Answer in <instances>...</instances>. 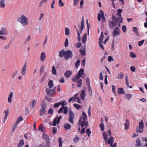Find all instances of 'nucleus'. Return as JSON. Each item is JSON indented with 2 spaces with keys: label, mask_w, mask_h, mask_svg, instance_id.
Returning <instances> with one entry per match:
<instances>
[{
  "label": "nucleus",
  "mask_w": 147,
  "mask_h": 147,
  "mask_svg": "<svg viewBox=\"0 0 147 147\" xmlns=\"http://www.w3.org/2000/svg\"><path fill=\"white\" fill-rule=\"evenodd\" d=\"M45 69V66L44 65H42L40 67V74L43 72Z\"/></svg>",
  "instance_id": "nucleus-49"
},
{
  "label": "nucleus",
  "mask_w": 147,
  "mask_h": 147,
  "mask_svg": "<svg viewBox=\"0 0 147 147\" xmlns=\"http://www.w3.org/2000/svg\"><path fill=\"white\" fill-rule=\"evenodd\" d=\"M60 105H61V106L62 107H63L64 108V106L65 105V100L63 101L62 102H60Z\"/></svg>",
  "instance_id": "nucleus-59"
},
{
  "label": "nucleus",
  "mask_w": 147,
  "mask_h": 147,
  "mask_svg": "<svg viewBox=\"0 0 147 147\" xmlns=\"http://www.w3.org/2000/svg\"><path fill=\"white\" fill-rule=\"evenodd\" d=\"M64 128L65 130H67L68 129H70L71 126L68 123H65L63 125Z\"/></svg>",
  "instance_id": "nucleus-14"
},
{
  "label": "nucleus",
  "mask_w": 147,
  "mask_h": 147,
  "mask_svg": "<svg viewBox=\"0 0 147 147\" xmlns=\"http://www.w3.org/2000/svg\"><path fill=\"white\" fill-rule=\"evenodd\" d=\"M52 73L54 75H56L57 74L56 70L54 66H53L52 67Z\"/></svg>",
  "instance_id": "nucleus-46"
},
{
  "label": "nucleus",
  "mask_w": 147,
  "mask_h": 147,
  "mask_svg": "<svg viewBox=\"0 0 147 147\" xmlns=\"http://www.w3.org/2000/svg\"><path fill=\"white\" fill-rule=\"evenodd\" d=\"M103 138L105 140V143H107V133L106 132H104L102 133Z\"/></svg>",
  "instance_id": "nucleus-22"
},
{
  "label": "nucleus",
  "mask_w": 147,
  "mask_h": 147,
  "mask_svg": "<svg viewBox=\"0 0 147 147\" xmlns=\"http://www.w3.org/2000/svg\"><path fill=\"white\" fill-rule=\"evenodd\" d=\"M80 61L79 59H78L76 62L75 63V67L76 68H78V67L80 65Z\"/></svg>",
  "instance_id": "nucleus-51"
},
{
  "label": "nucleus",
  "mask_w": 147,
  "mask_h": 147,
  "mask_svg": "<svg viewBox=\"0 0 147 147\" xmlns=\"http://www.w3.org/2000/svg\"><path fill=\"white\" fill-rule=\"evenodd\" d=\"M77 85L78 87H80L82 86V79H80L79 80L77 81Z\"/></svg>",
  "instance_id": "nucleus-35"
},
{
  "label": "nucleus",
  "mask_w": 147,
  "mask_h": 147,
  "mask_svg": "<svg viewBox=\"0 0 147 147\" xmlns=\"http://www.w3.org/2000/svg\"><path fill=\"white\" fill-rule=\"evenodd\" d=\"M65 34L66 35H69V29L66 28L65 29Z\"/></svg>",
  "instance_id": "nucleus-50"
},
{
  "label": "nucleus",
  "mask_w": 147,
  "mask_h": 147,
  "mask_svg": "<svg viewBox=\"0 0 147 147\" xmlns=\"http://www.w3.org/2000/svg\"><path fill=\"white\" fill-rule=\"evenodd\" d=\"M65 46V47H67L68 45V39L67 38L65 39V41L64 43Z\"/></svg>",
  "instance_id": "nucleus-58"
},
{
  "label": "nucleus",
  "mask_w": 147,
  "mask_h": 147,
  "mask_svg": "<svg viewBox=\"0 0 147 147\" xmlns=\"http://www.w3.org/2000/svg\"><path fill=\"white\" fill-rule=\"evenodd\" d=\"M5 0H1L0 1V7L2 8H4L5 5L4 3Z\"/></svg>",
  "instance_id": "nucleus-36"
},
{
  "label": "nucleus",
  "mask_w": 147,
  "mask_h": 147,
  "mask_svg": "<svg viewBox=\"0 0 147 147\" xmlns=\"http://www.w3.org/2000/svg\"><path fill=\"white\" fill-rule=\"evenodd\" d=\"M136 130L138 133H142L144 131L143 128L137 127Z\"/></svg>",
  "instance_id": "nucleus-17"
},
{
  "label": "nucleus",
  "mask_w": 147,
  "mask_h": 147,
  "mask_svg": "<svg viewBox=\"0 0 147 147\" xmlns=\"http://www.w3.org/2000/svg\"><path fill=\"white\" fill-rule=\"evenodd\" d=\"M80 53L81 55L82 56H84L86 55V52L85 51V49L84 48L83 49H81L80 50Z\"/></svg>",
  "instance_id": "nucleus-32"
},
{
  "label": "nucleus",
  "mask_w": 147,
  "mask_h": 147,
  "mask_svg": "<svg viewBox=\"0 0 147 147\" xmlns=\"http://www.w3.org/2000/svg\"><path fill=\"white\" fill-rule=\"evenodd\" d=\"M58 141L59 142V147H62L63 143V140L62 138L61 137H59L58 138Z\"/></svg>",
  "instance_id": "nucleus-40"
},
{
  "label": "nucleus",
  "mask_w": 147,
  "mask_h": 147,
  "mask_svg": "<svg viewBox=\"0 0 147 147\" xmlns=\"http://www.w3.org/2000/svg\"><path fill=\"white\" fill-rule=\"evenodd\" d=\"M119 19L117 18L116 16L113 15L112 17V21L109 20V26L110 28H113L117 25Z\"/></svg>",
  "instance_id": "nucleus-1"
},
{
  "label": "nucleus",
  "mask_w": 147,
  "mask_h": 147,
  "mask_svg": "<svg viewBox=\"0 0 147 147\" xmlns=\"http://www.w3.org/2000/svg\"><path fill=\"white\" fill-rule=\"evenodd\" d=\"M56 89L55 87L53 88L52 89L49 90L48 89L46 90V92H47V94L49 96H53L55 93L54 91Z\"/></svg>",
  "instance_id": "nucleus-7"
},
{
  "label": "nucleus",
  "mask_w": 147,
  "mask_h": 147,
  "mask_svg": "<svg viewBox=\"0 0 147 147\" xmlns=\"http://www.w3.org/2000/svg\"><path fill=\"white\" fill-rule=\"evenodd\" d=\"M64 111L63 113L65 114H66L67 113V107L66 106L64 108Z\"/></svg>",
  "instance_id": "nucleus-63"
},
{
  "label": "nucleus",
  "mask_w": 147,
  "mask_h": 147,
  "mask_svg": "<svg viewBox=\"0 0 147 147\" xmlns=\"http://www.w3.org/2000/svg\"><path fill=\"white\" fill-rule=\"evenodd\" d=\"M73 53L71 51H65L64 58L66 60H68L69 59H71Z\"/></svg>",
  "instance_id": "nucleus-5"
},
{
  "label": "nucleus",
  "mask_w": 147,
  "mask_h": 147,
  "mask_svg": "<svg viewBox=\"0 0 147 147\" xmlns=\"http://www.w3.org/2000/svg\"><path fill=\"white\" fill-rule=\"evenodd\" d=\"M42 137L46 141V142H50V139L49 136L45 134H44L42 135Z\"/></svg>",
  "instance_id": "nucleus-25"
},
{
  "label": "nucleus",
  "mask_w": 147,
  "mask_h": 147,
  "mask_svg": "<svg viewBox=\"0 0 147 147\" xmlns=\"http://www.w3.org/2000/svg\"><path fill=\"white\" fill-rule=\"evenodd\" d=\"M100 127L102 131H103L104 129V125L102 123H101L100 125Z\"/></svg>",
  "instance_id": "nucleus-52"
},
{
  "label": "nucleus",
  "mask_w": 147,
  "mask_h": 147,
  "mask_svg": "<svg viewBox=\"0 0 147 147\" xmlns=\"http://www.w3.org/2000/svg\"><path fill=\"white\" fill-rule=\"evenodd\" d=\"M73 105L74 106V107H75L77 109H79L80 108H81V106L79 105L76 103L74 104Z\"/></svg>",
  "instance_id": "nucleus-48"
},
{
  "label": "nucleus",
  "mask_w": 147,
  "mask_h": 147,
  "mask_svg": "<svg viewBox=\"0 0 147 147\" xmlns=\"http://www.w3.org/2000/svg\"><path fill=\"white\" fill-rule=\"evenodd\" d=\"M87 39V34L86 33H85L83 36L82 37V43L84 44H85L86 42Z\"/></svg>",
  "instance_id": "nucleus-27"
},
{
  "label": "nucleus",
  "mask_w": 147,
  "mask_h": 147,
  "mask_svg": "<svg viewBox=\"0 0 147 147\" xmlns=\"http://www.w3.org/2000/svg\"><path fill=\"white\" fill-rule=\"evenodd\" d=\"M104 38L103 33L102 32L101 33V35L99 39V41L101 42H103V40Z\"/></svg>",
  "instance_id": "nucleus-44"
},
{
  "label": "nucleus",
  "mask_w": 147,
  "mask_h": 147,
  "mask_svg": "<svg viewBox=\"0 0 147 147\" xmlns=\"http://www.w3.org/2000/svg\"><path fill=\"white\" fill-rule=\"evenodd\" d=\"M133 30L134 32L136 33V34L138 35V32L137 28L135 27H133Z\"/></svg>",
  "instance_id": "nucleus-47"
},
{
  "label": "nucleus",
  "mask_w": 147,
  "mask_h": 147,
  "mask_svg": "<svg viewBox=\"0 0 147 147\" xmlns=\"http://www.w3.org/2000/svg\"><path fill=\"white\" fill-rule=\"evenodd\" d=\"M80 94V97L81 98L82 100H84L85 99V92L84 90H82Z\"/></svg>",
  "instance_id": "nucleus-26"
},
{
  "label": "nucleus",
  "mask_w": 147,
  "mask_h": 147,
  "mask_svg": "<svg viewBox=\"0 0 147 147\" xmlns=\"http://www.w3.org/2000/svg\"><path fill=\"white\" fill-rule=\"evenodd\" d=\"M100 12L101 13V14H102V21L104 22H105L106 21V18L105 17L103 11L102 10H100Z\"/></svg>",
  "instance_id": "nucleus-34"
},
{
  "label": "nucleus",
  "mask_w": 147,
  "mask_h": 147,
  "mask_svg": "<svg viewBox=\"0 0 147 147\" xmlns=\"http://www.w3.org/2000/svg\"><path fill=\"white\" fill-rule=\"evenodd\" d=\"M36 102V101L35 99H34L31 102V105L32 108H34Z\"/></svg>",
  "instance_id": "nucleus-43"
},
{
  "label": "nucleus",
  "mask_w": 147,
  "mask_h": 147,
  "mask_svg": "<svg viewBox=\"0 0 147 147\" xmlns=\"http://www.w3.org/2000/svg\"><path fill=\"white\" fill-rule=\"evenodd\" d=\"M102 18V14H100V13H98V14L97 19L98 21H100Z\"/></svg>",
  "instance_id": "nucleus-61"
},
{
  "label": "nucleus",
  "mask_w": 147,
  "mask_h": 147,
  "mask_svg": "<svg viewBox=\"0 0 147 147\" xmlns=\"http://www.w3.org/2000/svg\"><path fill=\"white\" fill-rule=\"evenodd\" d=\"M128 76L127 75H126L125 76V82L126 84L127 85V87H129V84L128 82Z\"/></svg>",
  "instance_id": "nucleus-53"
},
{
  "label": "nucleus",
  "mask_w": 147,
  "mask_h": 147,
  "mask_svg": "<svg viewBox=\"0 0 147 147\" xmlns=\"http://www.w3.org/2000/svg\"><path fill=\"white\" fill-rule=\"evenodd\" d=\"M62 118L61 116H60L59 117H57H57L55 118L53 121V125L54 126H55L57 124H58L59 123L60 119Z\"/></svg>",
  "instance_id": "nucleus-8"
},
{
  "label": "nucleus",
  "mask_w": 147,
  "mask_h": 147,
  "mask_svg": "<svg viewBox=\"0 0 147 147\" xmlns=\"http://www.w3.org/2000/svg\"><path fill=\"white\" fill-rule=\"evenodd\" d=\"M46 109H40V115L42 116L46 112Z\"/></svg>",
  "instance_id": "nucleus-31"
},
{
  "label": "nucleus",
  "mask_w": 147,
  "mask_h": 147,
  "mask_svg": "<svg viewBox=\"0 0 147 147\" xmlns=\"http://www.w3.org/2000/svg\"><path fill=\"white\" fill-rule=\"evenodd\" d=\"M117 93L119 94H124L125 92L123 91V89L122 88H118Z\"/></svg>",
  "instance_id": "nucleus-28"
},
{
  "label": "nucleus",
  "mask_w": 147,
  "mask_h": 147,
  "mask_svg": "<svg viewBox=\"0 0 147 147\" xmlns=\"http://www.w3.org/2000/svg\"><path fill=\"white\" fill-rule=\"evenodd\" d=\"M41 106V109H46L47 105L46 102L45 101H42L40 103Z\"/></svg>",
  "instance_id": "nucleus-20"
},
{
  "label": "nucleus",
  "mask_w": 147,
  "mask_h": 147,
  "mask_svg": "<svg viewBox=\"0 0 147 147\" xmlns=\"http://www.w3.org/2000/svg\"><path fill=\"white\" fill-rule=\"evenodd\" d=\"M79 140V138L77 136H76L73 139V140L75 143H77L78 142Z\"/></svg>",
  "instance_id": "nucleus-54"
},
{
  "label": "nucleus",
  "mask_w": 147,
  "mask_h": 147,
  "mask_svg": "<svg viewBox=\"0 0 147 147\" xmlns=\"http://www.w3.org/2000/svg\"><path fill=\"white\" fill-rule=\"evenodd\" d=\"M13 92H11L9 94L8 97V102L9 103H11L12 102V100L11 98L12 97H13Z\"/></svg>",
  "instance_id": "nucleus-24"
},
{
  "label": "nucleus",
  "mask_w": 147,
  "mask_h": 147,
  "mask_svg": "<svg viewBox=\"0 0 147 147\" xmlns=\"http://www.w3.org/2000/svg\"><path fill=\"white\" fill-rule=\"evenodd\" d=\"M81 42H78L76 43L75 45V47L77 48H79L81 46Z\"/></svg>",
  "instance_id": "nucleus-62"
},
{
  "label": "nucleus",
  "mask_w": 147,
  "mask_h": 147,
  "mask_svg": "<svg viewBox=\"0 0 147 147\" xmlns=\"http://www.w3.org/2000/svg\"><path fill=\"white\" fill-rule=\"evenodd\" d=\"M123 77V74L122 72L119 73L118 75L117 78L118 79H122Z\"/></svg>",
  "instance_id": "nucleus-39"
},
{
  "label": "nucleus",
  "mask_w": 147,
  "mask_h": 147,
  "mask_svg": "<svg viewBox=\"0 0 147 147\" xmlns=\"http://www.w3.org/2000/svg\"><path fill=\"white\" fill-rule=\"evenodd\" d=\"M137 127H139L144 128V125L143 121L142 120H141V122H140L139 123V126Z\"/></svg>",
  "instance_id": "nucleus-42"
},
{
  "label": "nucleus",
  "mask_w": 147,
  "mask_h": 147,
  "mask_svg": "<svg viewBox=\"0 0 147 147\" xmlns=\"http://www.w3.org/2000/svg\"><path fill=\"white\" fill-rule=\"evenodd\" d=\"M114 138L112 137H110V138L108 139V141H107V143L108 144H110V145H111L112 144H113L114 142Z\"/></svg>",
  "instance_id": "nucleus-15"
},
{
  "label": "nucleus",
  "mask_w": 147,
  "mask_h": 147,
  "mask_svg": "<svg viewBox=\"0 0 147 147\" xmlns=\"http://www.w3.org/2000/svg\"><path fill=\"white\" fill-rule=\"evenodd\" d=\"M53 85V81L51 80L49 81L48 84V86L49 88H52Z\"/></svg>",
  "instance_id": "nucleus-33"
},
{
  "label": "nucleus",
  "mask_w": 147,
  "mask_h": 147,
  "mask_svg": "<svg viewBox=\"0 0 147 147\" xmlns=\"http://www.w3.org/2000/svg\"><path fill=\"white\" fill-rule=\"evenodd\" d=\"M131 94H126L125 96V98L126 99L129 100L132 96Z\"/></svg>",
  "instance_id": "nucleus-38"
},
{
  "label": "nucleus",
  "mask_w": 147,
  "mask_h": 147,
  "mask_svg": "<svg viewBox=\"0 0 147 147\" xmlns=\"http://www.w3.org/2000/svg\"><path fill=\"white\" fill-rule=\"evenodd\" d=\"M69 117L68 118V120L71 123L74 124V121L75 118L74 113L71 111H70L69 112Z\"/></svg>",
  "instance_id": "nucleus-6"
},
{
  "label": "nucleus",
  "mask_w": 147,
  "mask_h": 147,
  "mask_svg": "<svg viewBox=\"0 0 147 147\" xmlns=\"http://www.w3.org/2000/svg\"><path fill=\"white\" fill-rule=\"evenodd\" d=\"M136 145H135L136 147H141L142 146L141 143L140 139L139 138H138L136 141Z\"/></svg>",
  "instance_id": "nucleus-13"
},
{
  "label": "nucleus",
  "mask_w": 147,
  "mask_h": 147,
  "mask_svg": "<svg viewBox=\"0 0 147 147\" xmlns=\"http://www.w3.org/2000/svg\"><path fill=\"white\" fill-rule=\"evenodd\" d=\"M78 124L79 125H80L82 128L83 127L85 126L87 127L88 126V121L86 120L84 121L82 120V117L81 116H80V119L78 121Z\"/></svg>",
  "instance_id": "nucleus-4"
},
{
  "label": "nucleus",
  "mask_w": 147,
  "mask_h": 147,
  "mask_svg": "<svg viewBox=\"0 0 147 147\" xmlns=\"http://www.w3.org/2000/svg\"><path fill=\"white\" fill-rule=\"evenodd\" d=\"M38 130L40 131H41L43 133L44 132V131L43 129V127L42 126L41 124L39 126Z\"/></svg>",
  "instance_id": "nucleus-57"
},
{
  "label": "nucleus",
  "mask_w": 147,
  "mask_h": 147,
  "mask_svg": "<svg viewBox=\"0 0 147 147\" xmlns=\"http://www.w3.org/2000/svg\"><path fill=\"white\" fill-rule=\"evenodd\" d=\"M80 77H79L77 75L76 76L72 78V80L74 82H75L76 81L77 82L78 80L80 79Z\"/></svg>",
  "instance_id": "nucleus-37"
},
{
  "label": "nucleus",
  "mask_w": 147,
  "mask_h": 147,
  "mask_svg": "<svg viewBox=\"0 0 147 147\" xmlns=\"http://www.w3.org/2000/svg\"><path fill=\"white\" fill-rule=\"evenodd\" d=\"M141 140L142 141H145L147 142V143H146L145 145L147 147V138L144 137H142L141 138Z\"/></svg>",
  "instance_id": "nucleus-60"
},
{
  "label": "nucleus",
  "mask_w": 147,
  "mask_h": 147,
  "mask_svg": "<svg viewBox=\"0 0 147 147\" xmlns=\"http://www.w3.org/2000/svg\"><path fill=\"white\" fill-rule=\"evenodd\" d=\"M8 34L7 30L4 27H2L1 30H0V35H7Z\"/></svg>",
  "instance_id": "nucleus-10"
},
{
  "label": "nucleus",
  "mask_w": 147,
  "mask_h": 147,
  "mask_svg": "<svg viewBox=\"0 0 147 147\" xmlns=\"http://www.w3.org/2000/svg\"><path fill=\"white\" fill-rule=\"evenodd\" d=\"M24 144V142L23 139H21L20 141L18 147H22Z\"/></svg>",
  "instance_id": "nucleus-30"
},
{
  "label": "nucleus",
  "mask_w": 147,
  "mask_h": 147,
  "mask_svg": "<svg viewBox=\"0 0 147 147\" xmlns=\"http://www.w3.org/2000/svg\"><path fill=\"white\" fill-rule=\"evenodd\" d=\"M130 56L132 58H135L136 57V55L135 53L131 51L130 53Z\"/></svg>",
  "instance_id": "nucleus-45"
},
{
  "label": "nucleus",
  "mask_w": 147,
  "mask_h": 147,
  "mask_svg": "<svg viewBox=\"0 0 147 147\" xmlns=\"http://www.w3.org/2000/svg\"><path fill=\"white\" fill-rule=\"evenodd\" d=\"M84 18L83 16L82 17V21L81 22V24L80 25V24L78 26L79 27L80 29V33L79 32L78 29H77V32L78 36V37L77 38L79 41H80V34L82 32L83 30V29H84Z\"/></svg>",
  "instance_id": "nucleus-3"
},
{
  "label": "nucleus",
  "mask_w": 147,
  "mask_h": 147,
  "mask_svg": "<svg viewBox=\"0 0 147 147\" xmlns=\"http://www.w3.org/2000/svg\"><path fill=\"white\" fill-rule=\"evenodd\" d=\"M46 58V56L45 53L42 52L41 53L40 56V60L41 61H44Z\"/></svg>",
  "instance_id": "nucleus-23"
},
{
  "label": "nucleus",
  "mask_w": 147,
  "mask_h": 147,
  "mask_svg": "<svg viewBox=\"0 0 147 147\" xmlns=\"http://www.w3.org/2000/svg\"><path fill=\"white\" fill-rule=\"evenodd\" d=\"M87 88L88 90V92L90 96L92 95V90L90 86H87Z\"/></svg>",
  "instance_id": "nucleus-41"
},
{
  "label": "nucleus",
  "mask_w": 147,
  "mask_h": 147,
  "mask_svg": "<svg viewBox=\"0 0 147 147\" xmlns=\"http://www.w3.org/2000/svg\"><path fill=\"white\" fill-rule=\"evenodd\" d=\"M58 4L60 7H62L64 5V4L62 2V0H59Z\"/></svg>",
  "instance_id": "nucleus-55"
},
{
  "label": "nucleus",
  "mask_w": 147,
  "mask_h": 147,
  "mask_svg": "<svg viewBox=\"0 0 147 147\" xmlns=\"http://www.w3.org/2000/svg\"><path fill=\"white\" fill-rule=\"evenodd\" d=\"M17 69H16L15 71L13 72V75H12V77L14 78L18 72Z\"/></svg>",
  "instance_id": "nucleus-64"
},
{
  "label": "nucleus",
  "mask_w": 147,
  "mask_h": 147,
  "mask_svg": "<svg viewBox=\"0 0 147 147\" xmlns=\"http://www.w3.org/2000/svg\"><path fill=\"white\" fill-rule=\"evenodd\" d=\"M26 65L27 63L26 62L25 63L23 67L21 69V73L22 75H24L25 74L26 71Z\"/></svg>",
  "instance_id": "nucleus-12"
},
{
  "label": "nucleus",
  "mask_w": 147,
  "mask_h": 147,
  "mask_svg": "<svg viewBox=\"0 0 147 147\" xmlns=\"http://www.w3.org/2000/svg\"><path fill=\"white\" fill-rule=\"evenodd\" d=\"M82 120H84V121L86 120L87 118V117L86 113L84 111H83L82 113Z\"/></svg>",
  "instance_id": "nucleus-18"
},
{
  "label": "nucleus",
  "mask_w": 147,
  "mask_h": 147,
  "mask_svg": "<svg viewBox=\"0 0 147 147\" xmlns=\"http://www.w3.org/2000/svg\"><path fill=\"white\" fill-rule=\"evenodd\" d=\"M72 74V72L69 70H67L65 72L64 75L66 78L70 77Z\"/></svg>",
  "instance_id": "nucleus-11"
},
{
  "label": "nucleus",
  "mask_w": 147,
  "mask_h": 147,
  "mask_svg": "<svg viewBox=\"0 0 147 147\" xmlns=\"http://www.w3.org/2000/svg\"><path fill=\"white\" fill-rule=\"evenodd\" d=\"M65 51L63 49H62V50L60 51L59 54V57L60 58H62L63 56L64 57Z\"/></svg>",
  "instance_id": "nucleus-16"
},
{
  "label": "nucleus",
  "mask_w": 147,
  "mask_h": 147,
  "mask_svg": "<svg viewBox=\"0 0 147 147\" xmlns=\"http://www.w3.org/2000/svg\"><path fill=\"white\" fill-rule=\"evenodd\" d=\"M124 125H125V129H127L129 125V120L128 119H126L125 123L124 124Z\"/></svg>",
  "instance_id": "nucleus-21"
},
{
  "label": "nucleus",
  "mask_w": 147,
  "mask_h": 147,
  "mask_svg": "<svg viewBox=\"0 0 147 147\" xmlns=\"http://www.w3.org/2000/svg\"><path fill=\"white\" fill-rule=\"evenodd\" d=\"M84 69H80L78 72V74L77 75L80 78L81 76H82L84 73Z\"/></svg>",
  "instance_id": "nucleus-29"
},
{
  "label": "nucleus",
  "mask_w": 147,
  "mask_h": 147,
  "mask_svg": "<svg viewBox=\"0 0 147 147\" xmlns=\"http://www.w3.org/2000/svg\"><path fill=\"white\" fill-rule=\"evenodd\" d=\"M145 41L144 40H143L140 41H139L138 42V45L139 46H141L143 44L144 42Z\"/></svg>",
  "instance_id": "nucleus-56"
},
{
  "label": "nucleus",
  "mask_w": 147,
  "mask_h": 147,
  "mask_svg": "<svg viewBox=\"0 0 147 147\" xmlns=\"http://www.w3.org/2000/svg\"><path fill=\"white\" fill-rule=\"evenodd\" d=\"M122 11V10L121 9H119L117 10V16H118L119 17L117 18L120 20L121 17V13Z\"/></svg>",
  "instance_id": "nucleus-19"
},
{
  "label": "nucleus",
  "mask_w": 147,
  "mask_h": 147,
  "mask_svg": "<svg viewBox=\"0 0 147 147\" xmlns=\"http://www.w3.org/2000/svg\"><path fill=\"white\" fill-rule=\"evenodd\" d=\"M120 33L119 28L118 27H117L115 28L114 31L112 33V35L113 37H114L116 36H118Z\"/></svg>",
  "instance_id": "nucleus-9"
},
{
  "label": "nucleus",
  "mask_w": 147,
  "mask_h": 147,
  "mask_svg": "<svg viewBox=\"0 0 147 147\" xmlns=\"http://www.w3.org/2000/svg\"><path fill=\"white\" fill-rule=\"evenodd\" d=\"M17 20L20 22L23 26L28 24V20L27 18L24 15H22L18 17Z\"/></svg>",
  "instance_id": "nucleus-2"
}]
</instances>
